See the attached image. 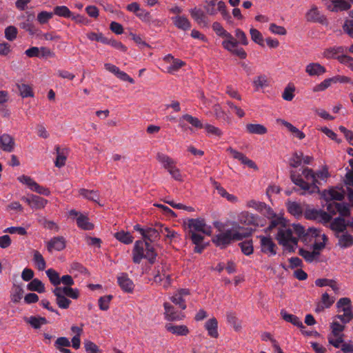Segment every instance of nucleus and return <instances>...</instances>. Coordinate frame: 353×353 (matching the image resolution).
<instances>
[{
	"instance_id": "2eb2a0df",
	"label": "nucleus",
	"mask_w": 353,
	"mask_h": 353,
	"mask_svg": "<svg viewBox=\"0 0 353 353\" xmlns=\"http://www.w3.org/2000/svg\"><path fill=\"white\" fill-rule=\"evenodd\" d=\"M190 294V291L188 289H180L177 290L173 296L170 297L172 303L178 305L181 310L186 308V303L185 297Z\"/></svg>"
},
{
	"instance_id": "1a4fd4ad",
	"label": "nucleus",
	"mask_w": 353,
	"mask_h": 353,
	"mask_svg": "<svg viewBox=\"0 0 353 353\" xmlns=\"http://www.w3.org/2000/svg\"><path fill=\"white\" fill-rule=\"evenodd\" d=\"M212 29L218 36L225 39L222 42L223 47L225 49H229V47L232 46L233 43L232 41L233 36L227 32L219 22L213 23Z\"/></svg>"
},
{
	"instance_id": "e2e57ef3",
	"label": "nucleus",
	"mask_w": 353,
	"mask_h": 353,
	"mask_svg": "<svg viewBox=\"0 0 353 353\" xmlns=\"http://www.w3.org/2000/svg\"><path fill=\"white\" fill-rule=\"evenodd\" d=\"M186 237L190 239L194 245L201 244L203 241V236L201 234L192 231L186 232Z\"/></svg>"
},
{
	"instance_id": "ddd939ff",
	"label": "nucleus",
	"mask_w": 353,
	"mask_h": 353,
	"mask_svg": "<svg viewBox=\"0 0 353 353\" xmlns=\"http://www.w3.org/2000/svg\"><path fill=\"white\" fill-rule=\"evenodd\" d=\"M227 151L230 153L234 159L239 160L242 164L245 165L255 170H258L259 168L256 164L252 160L248 159L242 152H240L231 147L228 148Z\"/></svg>"
},
{
	"instance_id": "72a5a7b5",
	"label": "nucleus",
	"mask_w": 353,
	"mask_h": 353,
	"mask_svg": "<svg viewBox=\"0 0 353 353\" xmlns=\"http://www.w3.org/2000/svg\"><path fill=\"white\" fill-rule=\"evenodd\" d=\"M346 223L345 219L342 217H338L334 219L331 224L330 228L335 232V234L338 232H342L346 231Z\"/></svg>"
},
{
	"instance_id": "473e14b6",
	"label": "nucleus",
	"mask_w": 353,
	"mask_h": 353,
	"mask_svg": "<svg viewBox=\"0 0 353 353\" xmlns=\"http://www.w3.org/2000/svg\"><path fill=\"white\" fill-rule=\"evenodd\" d=\"M246 130L250 134H265L267 133L268 130L267 128L261 125L258 123H248L245 126Z\"/></svg>"
},
{
	"instance_id": "4be33fe9",
	"label": "nucleus",
	"mask_w": 353,
	"mask_h": 353,
	"mask_svg": "<svg viewBox=\"0 0 353 353\" xmlns=\"http://www.w3.org/2000/svg\"><path fill=\"white\" fill-rule=\"evenodd\" d=\"M15 143L14 139L8 134H3L0 137V148L8 152L13 151Z\"/></svg>"
},
{
	"instance_id": "7c9ffc66",
	"label": "nucleus",
	"mask_w": 353,
	"mask_h": 353,
	"mask_svg": "<svg viewBox=\"0 0 353 353\" xmlns=\"http://www.w3.org/2000/svg\"><path fill=\"white\" fill-rule=\"evenodd\" d=\"M281 315L285 321L291 323L292 324H293L295 326H297L298 327L305 328L302 321L298 316L294 314H288L284 310H282L281 311Z\"/></svg>"
},
{
	"instance_id": "b1692460",
	"label": "nucleus",
	"mask_w": 353,
	"mask_h": 353,
	"mask_svg": "<svg viewBox=\"0 0 353 353\" xmlns=\"http://www.w3.org/2000/svg\"><path fill=\"white\" fill-rule=\"evenodd\" d=\"M268 218L271 219L270 224L267 228L269 231L276 229L278 232L287 226L285 220L282 217L276 216L274 213L272 216Z\"/></svg>"
},
{
	"instance_id": "aec40b11",
	"label": "nucleus",
	"mask_w": 353,
	"mask_h": 353,
	"mask_svg": "<svg viewBox=\"0 0 353 353\" xmlns=\"http://www.w3.org/2000/svg\"><path fill=\"white\" fill-rule=\"evenodd\" d=\"M165 327L167 331L176 336H187L190 333L188 327L185 325L167 323Z\"/></svg>"
},
{
	"instance_id": "c756f323",
	"label": "nucleus",
	"mask_w": 353,
	"mask_h": 353,
	"mask_svg": "<svg viewBox=\"0 0 353 353\" xmlns=\"http://www.w3.org/2000/svg\"><path fill=\"white\" fill-rule=\"evenodd\" d=\"M241 221L247 225H252L254 226H259L261 221L258 216L248 212L241 213Z\"/></svg>"
},
{
	"instance_id": "6e6d98bb",
	"label": "nucleus",
	"mask_w": 353,
	"mask_h": 353,
	"mask_svg": "<svg viewBox=\"0 0 353 353\" xmlns=\"http://www.w3.org/2000/svg\"><path fill=\"white\" fill-rule=\"evenodd\" d=\"M43 48L32 47L26 50L25 54L29 57H44Z\"/></svg>"
},
{
	"instance_id": "e433bc0d",
	"label": "nucleus",
	"mask_w": 353,
	"mask_h": 353,
	"mask_svg": "<svg viewBox=\"0 0 353 353\" xmlns=\"http://www.w3.org/2000/svg\"><path fill=\"white\" fill-rule=\"evenodd\" d=\"M114 236L117 240L126 245L132 243L134 239V237L130 232H125L124 230L114 233Z\"/></svg>"
},
{
	"instance_id": "bb28decb",
	"label": "nucleus",
	"mask_w": 353,
	"mask_h": 353,
	"mask_svg": "<svg viewBox=\"0 0 353 353\" xmlns=\"http://www.w3.org/2000/svg\"><path fill=\"white\" fill-rule=\"evenodd\" d=\"M338 312H345L347 311L350 314L353 315V306L351 300L347 297L341 298L336 303Z\"/></svg>"
},
{
	"instance_id": "0e129e2a",
	"label": "nucleus",
	"mask_w": 353,
	"mask_h": 353,
	"mask_svg": "<svg viewBox=\"0 0 353 353\" xmlns=\"http://www.w3.org/2000/svg\"><path fill=\"white\" fill-rule=\"evenodd\" d=\"M71 345V342L66 337H59L54 342V347L60 350L63 348L70 347Z\"/></svg>"
},
{
	"instance_id": "f257e3e1",
	"label": "nucleus",
	"mask_w": 353,
	"mask_h": 353,
	"mask_svg": "<svg viewBox=\"0 0 353 353\" xmlns=\"http://www.w3.org/2000/svg\"><path fill=\"white\" fill-rule=\"evenodd\" d=\"M160 224L155 225V228L147 227L143 236L144 241L139 240L134 243L132 250V260L134 263H140L143 259H148L150 263H154L157 253L154 248L148 243H153L159 239Z\"/></svg>"
},
{
	"instance_id": "6e6552de",
	"label": "nucleus",
	"mask_w": 353,
	"mask_h": 353,
	"mask_svg": "<svg viewBox=\"0 0 353 353\" xmlns=\"http://www.w3.org/2000/svg\"><path fill=\"white\" fill-rule=\"evenodd\" d=\"M261 251L269 256L276 254V245L270 237L259 236Z\"/></svg>"
},
{
	"instance_id": "3c124183",
	"label": "nucleus",
	"mask_w": 353,
	"mask_h": 353,
	"mask_svg": "<svg viewBox=\"0 0 353 353\" xmlns=\"http://www.w3.org/2000/svg\"><path fill=\"white\" fill-rule=\"evenodd\" d=\"M80 194L84 198L97 202L99 199L98 192L93 190H88L86 189H81L79 190Z\"/></svg>"
},
{
	"instance_id": "a878e982",
	"label": "nucleus",
	"mask_w": 353,
	"mask_h": 353,
	"mask_svg": "<svg viewBox=\"0 0 353 353\" xmlns=\"http://www.w3.org/2000/svg\"><path fill=\"white\" fill-rule=\"evenodd\" d=\"M205 328L210 337L218 338V321L215 318L213 317L208 319L205 323Z\"/></svg>"
},
{
	"instance_id": "5fc2aeb1",
	"label": "nucleus",
	"mask_w": 353,
	"mask_h": 353,
	"mask_svg": "<svg viewBox=\"0 0 353 353\" xmlns=\"http://www.w3.org/2000/svg\"><path fill=\"white\" fill-rule=\"evenodd\" d=\"M253 85L256 90L268 86V81L267 77L264 74L256 77L253 81Z\"/></svg>"
},
{
	"instance_id": "f704fd0d",
	"label": "nucleus",
	"mask_w": 353,
	"mask_h": 353,
	"mask_svg": "<svg viewBox=\"0 0 353 353\" xmlns=\"http://www.w3.org/2000/svg\"><path fill=\"white\" fill-rule=\"evenodd\" d=\"M53 292L56 296V303L58 306L62 309L68 308L71 303V301L65 297L63 294L57 291L56 288L54 289Z\"/></svg>"
},
{
	"instance_id": "338daca9",
	"label": "nucleus",
	"mask_w": 353,
	"mask_h": 353,
	"mask_svg": "<svg viewBox=\"0 0 353 353\" xmlns=\"http://www.w3.org/2000/svg\"><path fill=\"white\" fill-rule=\"evenodd\" d=\"M242 252L245 255H250L253 252L252 241H245L239 243Z\"/></svg>"
},
{
	"instance_id": "f8f14e48",
	"label": "nucleus",
	"mask_w": 353,
	"mask_h": 353,
	"mask_svg": "<svg viewBox=\"0 0 353 353\" xmlns=\"http://www.w3.org/2000/svg\"><path fill=\"white\" fill-rule=\"evenodd\" d=\"M305 19L307 21L327 24V21L325 15L321 14L318 8L313 6L305 14Z\"/></svg>"
},
{
	"instance_id": "a211bd4d",
	"label": "nucleus",
	"mask_w": 353,
	"mask_h": 353,
	"mask_svg": "<svg viewBox=\"0 0 353 353\" xmlns=\"http://www.w3.org/2000/svg\"><path fill=\"white\" fill-rule=\"evenodd\" d=\"M338 239L337 245L341 248H347L353 245V236L347 231L335 234Z\"/></svg>"
},
{
	"instance_id": "c9c22d12",
	"label": "nucleus",
	"mask_w": 353,
	"mask_h": 353,
	"mask_svg": "<svg viewBox=\"0 0 353 353\" xmlns=\"http://www.w3.org/2000/svg\"><path fill=\"white\" fill-rule=\"evenodd\" d=\"M232 41L233 43L232 46H230L229 49L226 50L241 59H245L247 53L242 48H238V42L234 37H232Z\"/></svg>"
},
{
	"instance_id": "49530a36",
	"label": "nucleus",
	"mask_w": 353,
	"mask_h": 353,
	"mask_svg": "<svg viewBox=\"0 0 353 353\" xmlns=\"http://www.w3.org/2000/svg\"><path fill=\"white\" fill-rule=\"evenodd\" d=\"M332 83H336V79L335 78H328L323 80L320 83L316 85L312 90L313 92H322L327 88H328Z\"/></svg>"
},
{
	"instance_id": "603ef678",
	"label": "nucleus",
	"mask_w": 353,
	"mask_h": 353,
	"mask_svg": "<svg viewBox=\"0 0 353 353\" xmlns=\"http://www.w3.org/2000/svg\"><path fill=\"white\" fill-rule=\"evenodd\" d=\"M113 296L112 295H105L99 299L98 304L100 310L106 311L109 309L110 303Z\"/></svg>"
},
{
	"instance_id": "58836bf2",
	"label": "nucleus",
	"mask_w": 353,
	"mask_h": 353,
	"mask_svg": "<svg viewBox=\"0 0 353 353\" xmlns=\"http://www.w3.org/2000/svg\"><path fill=\"white\" fill-rule=\"evenodd\" d=\"M77 224L79 228L85 230H91L94 228V225L89 221V219L84 214H79L77 219Z\"/></svg>"
},
{
	"instance_id": "2f4dec72",
	"label": "nucleus",
	"mask_w": 353,
	"mask_h": 353,
	"mask_svg": "<svg viewBox=\"0 0 353 353\" xmlns=\"http://www.w3.org/2000/svg\"><path fill=\"white\" fill-rule=\"evenodd\" d=\"M344 48L342 46H334L327 48L323 52V56L327 59L336 58L338 59L339 56L343 55Z\"/></svg>"
},
{
	"instance_id": "9b49d317",
	"label": "nucleus",
	"mask_w": 353,
	"mask_h": 353,
	"mask_svg": "<svg viewBox=\"0 0 353 353\" xmlns=\"http://www.w3.org/2000/svg\"><path fill=\"white\" fill-rule=\"evenodd\" d=\"M246 206L263 213L267 217H270L274 215L272 209L264 202L252 199L247 201Z\"/></svg>"
},
{
	"instance_id": "680f3d73",
	"label": "nucleus",
	"mask_w": 353,
	"mask_h": 353,
	"mask_svg": "<svg viewBox=\"0 0 353 353\" xmlns=\"http://www.w3.org/2000/svg\"><path fill=\"white\" fill-rule=\"evenodd\" d=\"M295 90V88L293 85H288L287 87L284 89V91L282 94V97L284 100L288 101H291L294 97V92Z\"/></svg>"
},
{
	"instance_id": "13d9d810",
	"label": "nucleus",
	"mask_w": 353,
	"mask_h": 353,
	"mask_svg": "<svg viewBox=\"0 0 353 353\" xmlns=\"http://www.w3.org/2000/svg\"><path fill=\"white\" fill-rule=\"evenodd\" d=\"M181 119L185 120L186 121H188L189 123H190L192 126H194L195 128H203V125H202V123L201 122V121L198 118L194 117L190 114H184L182 116Z\"/></svg>"
},
{
	"instance_id": "bf43d9fd",
	"label": "nucleus",
	"mask_w": 353,
	"mask_h": 353,
	"mask_svg": "<svg viewBox=\"0 0 353 353\" xmlns=\"http://www.w3.org/2000/svg\"><path fill=\"white\" fill-rule=\"evenodd\" d=\"M303 152H296L289 161L290 165L293 168L299 167L302 162Z\"/></svg>"
},
{
	"instance_id": "de8ad7c7",
	"label": "nucleus",
	"mask_w": 353,
	"mask_h": 353,
	"mask_svg": "<svg viewBox=\"0 0 353 353\" xmlns=\"http://www.w3.org/2000/svg\"><path fill=\"white\" fill-rule=\"evenodd\" d=\"M46 274H47L51 283L54 286L58 287L57 285L61 283L59 273L54 270L50 268L46 271Z\"/></svg>"
},
{
	"instance_id": "cd10ccee",
	"label": "nucleus",
	"mask_w": 353,
	"mask_h": 353,
	"mask_svg": "<svg viewBox=\"0 0 353 353\" xmlns=\"http://www.w3.org/2000/svg\"><path fill=\"white\" fill-rule=\"evenodd\" d=\"M22 200L26 202L33 209L41 208L43 205L42 198L37 195L30 194L26 197H23Z\"/></svg>"
},
{
	"instance_id": "20e7f679",
	"label": "nucleus",
	"mask_w": 353,
	"mask_h": 353,
	"mask_svg": "<svg viewBox=\"0 0 353 353\" xmlns=\"http://www.w3.org/2000/svg\"><path fill=\"white\" fill-rule=\"evenodd\" d=\"M302 175L305 180H304L301 175L296 174L295 171L292 170L290 172L292 181L304 191L301 194H312L320 192L319 188V182L312 169L308 168H304L302 171Z\"/></svg>"
},
{
	"instance_id": "c85d7f7f",
	"label": "nucleus",
	"mask_w": 353,
	"mask_h": 353,
	"mask_svg": "<svg viewBox=\"0 0 353 353\" xmlns=\"http://www.w3.org/2000/svg\"><path fill=\"white\" fill-rule=\"evenodd\" d=\"M212 184L215 189L217 190V192L222 197L225 198L228 201L236 203L238 201V198L231 194H229L224 188H223L218 182L213 181Z\"/></svg>"
},
{
	"instance_id": "79ce46f5",
	"label": "nucleus",
	"mask_w": 353,
	"mask_h": 353,
	"mask_svg": "<svg viewBox=\"0 0 353 353\" xmlns=\"http://www.w3.org/2000/svg\"><path fill=\"white\" fill-rule=\"evenodd\" d=\"M288 212L296 217H299L303 214V208L296 202H288L287 204Z\"/></svg>"
},
{
	"instance_id": "dca6fc26",
	"label": "nucleus",
	"mask_w": 353,
	"mask_h": 353,
	"mask_svg": "<svg viewBox=\"0 0 353 353\" xmlns=\"http://www.w3.org/2000/svg\"><path fill=\"white\" fill-rule=\"evenodd\" d=\"M190 14L192 18L202 27H208L209 20L205 12L199 8H194L190 10Z\"/></svg>"
},
{
	"instance_id": "5701e85b",
	"label": "nucleus",
	"mask_w": 353,
	"mask_h": 353,
	"mask_svg": "<svg viewBox=\"0 0 353 353\" xmlns=\"http://www.w3.org/2000/svg\"><path fill=\"white\" fill-rule=\"evenodd\" d=\"M56 150V159L54 161V165L57 168H62L65 165L67 157L68 154V149L66 148H60L59 145L55 147Z\"/></svg>"
},
{
	"instance_id": "6ab92c4d",
	"label": "nucleus",
	"mask_w": 353,
	"mask_h": 353,
	"mask_svg": "<svg viewBox=\"0 0 353 353\" xmlns=\"http://www.w3.org/2000/svg\"><path fill=\"white\" fill-rule=\"evenodd\" d=\"M117 281L121 288L125 292H132L134 283L126 273H121L117 277Z\"/></svg>"
},
{
	"instance_id": "774afa93",
	"label": "nucleus",
	"mask_w": 353,
	"mask_h": 353,
	"mask_svg": "<svg viewBox=\"0 0 353 353\" xmlns=\"http://www.w3.org/2000/svg\"><path fill=\"white\" fill-rule=\"evenodd\" d=\"M84 347L87 353H101L99 347L94 343L88 340L84 341Z\"/></svg>"
},
{
	"instance_id": "4468645a",
	"label": "nucleus",
	"mask_w": 353,
	"mask_h": 353,
	"mask_svg": "<svg viewBox=\"0 0 353 353\" xmlns=\"http://www.w3.org/2000/svg\"><path fill=\"white\" fill-rule=\"evenodd\" d=\"M17 180L22 184L26 185L30 190L39 194L43 192V188L40 186L33 179L27 175H21L17 177Z\"/></svg>"
},
{
	"instance_id": "f3484780",
	"label": "nucleus",
	"mask_w": 353,
	"mask_h": 353,
	"mask_svg": "<svg viewBox=\"0 0 353 353\" xmlns=\"http://www.w3.org/2000/svg\"><path fill=\"white\" fill-rule=\"evenodd\" d=\"M163 306L165 309V318L168 321H181L185 318L183 314L176 312L174 307L169 303H164Z\"/></svg>"
},
{
	"instance_id": "423d86ee",
	"label": "nucleus",
	"mask_w": 353,
	"mask_h": 353,
	"mask_svg": "<svg viewBox=\"0 0 353 353\" xmlns=\"http://www.w3.org/2000/svg\"><path fill=\"white\" fill-rule=\"evenodd\" d=\"M185 224L188 226V231L202 232L208 236L212 234L211 227L208 226L202 219H189Z\"/></svg>"
},
{
	"instance_id": "37998d69",
	"label": "nucleus",
	"mask_w": 353,
	"mask_h": 353,
	"mask_svg": "<svg viewBox=\"0 0 353 353\" xmlns=\"http://www.w3.org/2000/svg\"><path fill=\"white\" fill-rule=\"evenodd\" d=\"M27 17V21L21 23L20 27L29 32L30 34H34L36 33V28L34 27L31 22L34 19V14H28Z\"/></svg>"
},
{
	"instance_id": "69168bd1",
	"label": "nucleus",
	"mask_w": 353,
	"mask_h": 353,
	"mask_svg": "<svg viewBox=\"0 0 353 353\" xmlns=\"http://www.w3.org/2000/svg\"><path fill=\"white\" fill-rule=\"evenodd\" d=\"M185 65V62L179 59H174L170 65L168 67V72L174 73L178 71L182 66Z\"/></svg>"
},
{
	"instance_id": "052dcab7",
	"label": "nucleus",
	"mask_w": 353,
	"mask_h": 353,
	"mask_svg": "<svg viewBox=\"0 0 353 353\" xmlns=\"http://www.w3.org/2000/svg\"><path fill=\"white\" fill-rule=\"evenodd\" d=\"M250 33L252 40L260 46H263V37L261 33L255 28H251Z\"/></svg>"
},
{
	"instance_id": "9d476101",
	"label": "nucleus",
	"mask_w": 353,
	"mask_h": 353,
	"mask_svg": "<svg viewBox=\"0 0 353 353\" xmlns=\"http://www.w3.org/2000/svg\"><path fill=\"white\" fill-rule=\"evenodd\" d=\"M65 246L66 240L62 236H54L47 242V250L50 253L62 251Z\"/></svg>"
},
{
	"instance_id": "c03bdc74",
	"label": "nucleus",
	"mask_w": 353,
	"mask_h": 353,
	"mask_svg": "<svg viewBox=\"0 0 353 353\" xmlns=\"http://www.w3.org/2000/svg\"><path fill=\"white\" fill-rule=\"evenodd\" d=\"M54 13L61 17L70 19L72 17V12L69 10L67 6H57L54 8Z\"/></svg>"
},
{
	"instance_id": "0eeeda50",
	"label": "nucleus",
	"mask_w": 353,
	"mask_h": 353,
	"mask_svg": "<svg viewBox=\"0 0 353 353\" xmlns=\"http://www.w3.org/2000/svg\"><path fill=\"white\" fill-rule=\"evenodd\" d=\"M326 8L334 12L348 10L351 8V5L345 0H323Z\"/></svg>"
},
{
	"instance_id": "09e8293b",
	"label": "nucleus",
	"mask_w": 353,
	"mask_h": 353,
	"mask_svg": "<svg viewBox=\"0 0 353 353\" xmlns=\"http://www.w3.org/2000/svg\"><path fill=\"white\" fill-rule=\"evenodd\" d=\"M159 232L161 234H163L166 239H170V241L177 238L179 236L176 232L172 230L169 228L165 227L161 224Z\"/></svg>"
},
{
	"instance_id": "39448f33",
	"label": "nucleus",
	"mask_w": 353,
	"mask_h": 353,
	"mask_svg": "<svg viewBox=\"0 0 353 353\" xmlns=\"http://www.w3.org/2000/svg\"><path fill=\"white\" fill-rule=\"evenodd\" d=\"M250 232L241 233L234 230H227L215 235L212 239V242L221 248H225L232 241H240L243 238L248 236Z\"/></svg>"
},
{
	"instance_id": "4c0bfd02",
	"label": "nucleus",
	"mask_w": 353,
	"mask_h": 353,
	"mask_svg": "<svg viewBox=\"0 0 353 353\" xmlns=\"http://www.w3.org/2000/svg\"><path fill=\"white\" fill-rule=\"evenodd\" d=\"M57 291L63 294L65 297L77 299L79 296V292L77 289H73L70 287H56Z\"/></svg>"
},
{
	"instance_id": "ea45409f",
	"label": "nucleus",
	"mask_w": 353,
	"mask_h": 353,
	"mask_svg": "<svg viewBox=\"0 0 353 353\" xmlns=\"http://www.w3.org/2000/svg\"><path fill=\"white\" fill-rule=\"evenodd\" d=\"M349 16L350 19L345 20L342 28L345 33L353 38V9L349 12Z\"/></svg>"
},
{
	"instance_id": "4d7b16f0",
	"label": "nucleus",
	"mask_w": 353,
	"mask_h": 353,
	"mask_svg": "<svg viewBox=\"0 0 353 353\" xmlns=\"http://www.w3.org/2000/svg\"><path fill=\"white\" fill-rule=\"evenodd\" d=\"M330 328L332 330V334L334 336H343V334L341 332L345 329V325L340 324L339 322L334 321L331 325Z\"/></svg>"
},
{
	"instance_id": "864d4df0",
	"label": "nucleus",
	"mask_w": 353,
	"mask_h": 353,
	"mask_svg": "<svg viewBox=\"0 0 353 353\" xmlns=\"http://www.w3.org/2000/svg\"><path fill=\"white\" fill-rule=\"evenodd\" d=\"M33 262L35 266L39 270H44V259L42 254L37 250L33 252Z\"/></svg>"
},
{
	"instance_id": "f03ea898",
	"label": "nucleus",
	"mask_w": 353,
	"mask_h": 353,
	"mask_svg": "<svg viewBox=\"0 0 353 353\" xmlns=\"http://www.w3.org/2000/svg\"><path fill=\"white\" fill-rule=\"evenodd\" d=\"M305 234V229L299 224L287 225L278 231L276 239L284 250L290 252H294L297 246L299 238Z\"/></svg>"
},
{
	"instance_id": "a18cd8bd",
	"label": "nucleus",
	"mask_w": 353,
	"mask_h": 353,
	"mask_svg": "<svg viewBox=\"0 0 353 353\" xmlns=\"http://www.w3.org/2000/svg\"><path fill=\"white\" fill-rule=\"evenodd\" d=\"M299 254L304 258L307 262H312L319 255V252L313 250L312 252L301 248Z\"/></svg>"
},
{
	"instance_id": "a19ab883",
	"label": "nucleus",
	"mask_w": 353,
	"mask_h": 353,
	"mask_svg": "<svg viewBox=\"0 0 353 353\" xmlns=\"http://www.w3.org/2000/svg\"><path fill=\"white\" fill-rule=\"evenodd\" d=\"M281 123L287 128V129L296 137H297L299 139L301 140L305 138V134L299 130L297 128L294 126L290 123L285 121V120H281Z\"/></svg>"
},
{
	"instance_id": "7ed1b4c3",
	"label": "nucleus",
	"mask_w": 353,
	"mask_h": 353,
	"mask_svg": "<svg viewBox=\"0 0 353 353\" xmlns=\"http://www.w3.org/2000/svg\"><path fill=\"white\" fill-rule=\"evenodd\" d=\"M321 197L327 202L326 209L332 216L339 213L341 216H347L350 214V205L346 203H337L336 201H342L344 194L336 188L325 190L321 193Z\"/></svg>"
},
{
	"instance_id": "8fccbe9b",
	"label": "nucleus",
	"mask_w": 353,
	"mask_h": 353,
	"mask_svg": "<svg viewBox=\"0 0 353 353\" xmlns=\"http://www.w3.org/2000/svg\"><path fill=\"white\" fill-rule=\"evenodd\" d=\"M157 161L162 165L165 169L166 167L171 165L172 163H174L175 161L167 154L159 152L157 154Z\"/></svg>"
},
{
	"instance_id": "412c9836",
	"label": "nucleus",
	"mask_w": 353,
	"mask_h": 353,
	"mask_svg": "<svg viewBox=\"0 0 353 353\" xmlns=\"http://www.w3.org/2000/svg\"><path fill=\"white\" fill-rule=\"evenodd\" d=\"M325 72V68L319 63H310L305 66V72L310 77L321 76Z\"/></svg>"
},
{
	"instance_id": "393cba45",
	"label": "nucleus",
	"mask_w": 353,
	"mask_h": 353,
	"mask_svg": "<svg viewBox=\"0 0 353 353\" xmlns=\"http://www.w3.org/2000/svg\"><path fill=\"white\" fill-rule=\"evenodd\" d=\"M174 25L179 29L184 31L191 28V23L185 16L177 15L171 18Z\"/></svg>"
}]
</instances>
